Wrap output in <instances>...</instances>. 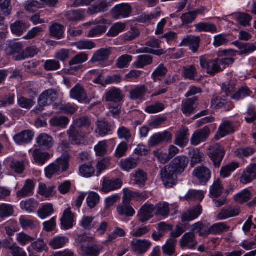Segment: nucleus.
<instances>
[{
  "mask_svg": "<svg viewBox=\"0 0 256 256\" xmlns=\"http://www.w3.org/2000/svg\"><path fill=\"white\" fill-rule=\"evenodd\" d=\"M188 162V158L186 156H178L161 170V178L166 187L171 188L176 184L178 175L184 171Z\"/></svg>",
  "mask_w": 256,
  "mask_h": 256,
  "instance_id": "obj_1",
  "label": "nucleus"
},
{
  "mask_svg": "<svg viewBox=\"0 0 256 256\" xmlns=\"http://www.w3.org/2000/svg\"><path fill=\"white\" fill-rule=\"evenodd\" d=\"M93 236L86 234L78 236L75 241L77 244H80V254L82 256H98L104 250V247L94 242Z\"/></svg>",
  "mask_w": 256,
  "mask_h": 256,
  "instance_id": "obj_2",
  "label": "nucleus"
},
{
  "mask_svg": "<svg viewBox=\"0 0 256 256\" xmlns=\"http://www.w3.org/2000/svg\"><path fill=\"white\" fill-rule=\"evenodd\" d=\"M92 130V128H88V132H85V130H76L74 126H71L67 132L69 140L72 144L86 146L89 142L88 134Z\"/></svg>",
  "mask_w": 256,
  "mask_h": 256,
  "instance_id": "obj_3",
  "label": "nucleus"
},
{
  "mask_svg": "<svg viewBox=\"0 0 256 256\" xmlns=\"http://www.w3.org/2000/svg\"><path fill=\"white\" fill-rule=\"evenodd\" d=\"M57 92L53 89L44 90L39 96L38 104L39 107L36 108L33 111L36 114H39L43 110L42 107L49 106L52 104L58 98Z\"/></svg>",
  "mask_w": 256,
  "mask_h": 256,
  "instance_id": "obj_4",
  "label": "nucleus"
},
{
  "mask_svg": "<svg viewBox=\"0 0 256 256\" xmlns=\"http://www.w3.org/2000/svg\"><path fill=\"white\" fill-rule=\"evenodd\" d=\"M226 94L230 97L232 100H239L248 96L251 94V91L247 86H242L238 90L234 84L230 83L224 88Z\"/></svg>",
  "mask_w": 256,
  "mask_h": 256,
  "instance_id": "obj_5",
  "label": "nucleus"
},
{
  "mask_svg": "<svg viewBox=\"0 0 256 256\" xmlns=\"http://www.w3.org/2000/svg\"><path fill=\"white\" fill-rule=\"evenodd\" d=\"M108 24V20L102 18H100L94 20L84 24V26L97 25L96 26L92 28L87 34L88 38H95L100 36L104 34L107 30V26H106Z\"/></svg>",
  "mask_w": 256,
  "mask_h": 256,
  "instance_id": "obj_6",
  "label": "nucleus"
},
{
  "mask_svg": "<svg viewBox=\"0 0 256 256\" xmlns=\"http://www.w3.org/2000/svg\"><path fill=\"white\" fill-rule=\"evenodd\" d=\"M200 64L201 68L212 76L223 70V68L220 65L218 58L209 60L205 56H202L200 58Z\"/></svg>",
  "mask_w": 256,
  "mask_h": 256,
  "instance_id": "obj_7",
  "label": "nucleus"
},
{
  "mask_svg": "<svg viewBox=\"0 0 256 256\" xmlns=\"http://www.w3.org/2000/svg\"><path fill=\"white\" fill-rule=\"evenodd\" d=\"M111 12L112 18L116 20L126 18L131 15L132 8L129 4L122 3L115 6Z\"/></svg>",
  "mask_w": 256,
  "mask_h": 256,
  "instance_id": "obj_8",
  "label": "nucleus"
},
{
  "mask_svg": "<svg viewBox=\"0 0 256 256\" xmlns=\"http://www.w3.org/2000/svg\"><path fill=\"white\" fill-rule=\"evenodd\" d=\"M238 54V52L233 50H224L218 52V56H226L224 58H218L220 65L223 70L226 68L228 67L234 62L235 59L234 57L236 56Z\"/></svg>",
  "mask_w": 256,
  "mask_h": 256,
  "instance_id": "obj_9",
  "label": "nucleus"
},
{
  "mask_svg": "<svg viewBox=\"0 0 256 256\" xmlns=\"http://www.w3.org/2000/svg\"><path fill=\"white\" fill-rule=\"evenodd\" d=\"M228 96L226 95L223 96H214L212 99L211 107L215 110L223 108L226 111L230 110L234 108V105L228 100Z\"/></svg>",
  "mask_w": 256,
  "mask_h": 256,
  "instance_id": "obj_10",
  "label": "nucleus"
},
{
  "mask_svg": "<svg viewBox=\"0 0 256 256\" xmlns=\"http://www.w3.org/2000/svg\"><path fill=\"white\" fill-rule=\"evenodd\" d=\"M226 154L224 148L218 144H214L210 148L209 156L216 167H220Z\"/></svg>",
  "mask_w": 256,
  "mask_h": 256,
  "instance_id": "obj_11",
  "label": "nucleus"
},
{
  "mask_svg": "<svg viewBox=\"0 0 256 256\" xmlns=\"http://www.w3.org/2000/svg\"><path fill=\"white\" fill-rule=\"evenodd\" d=\"M210 133V131L208 126H205L202 128L195 131L190 139L192 145L196 146L204 142L208 138Z\"/></svg>",
  "mask_w": 256,
  "mask_h": 256,
  "instance_id": "obj_12",
  "label": "nucleus"
},
{
  "mask_svg": "<svg viewBox=\"0 0 256 256\" xmlns=\"http://www.w3.org/2000/svg\"><path fill=\"white\" fill-rule=\"evenodd\" d=\"M75 215L72 212L70 208H66L60 220L62 230L71 229L75 224Z\"/></svg>",
  "mask_w": 256,
  "mask_h": 256,
  "instance_id": "obj_13",
  "label": "nucleus"
},
{
  "mask_svg": "<svg viewBox=\"0 0 256 256\" xmlns=\"http://www.w3.org/2000/svg\"><path fill=\"white\" fill-rule=\"evenodd\" d=\"M192 174L202 184H206L211 178V172L210 170L206 167L204 166L196 168L194 170Z\"/></svg>",
  "mask_w": 256,
  "mask_h": 256,
  "instance_id": "obj_14",
  "label": "nucleus"
},
{
  "mask_svg": "<svg viewBox=\"0 0 256 256\" xmlns=\"http://www.w3.org/2000/svg\"><path fill=\"white\" fill-rule=\"evenodd\" d=\"M6 52L12 56L16 60H24L23 45L20 42H14L10 44L6 48Z\"/></svg>",
  "mask_w": 256,
  "mask_h": 256,
  "instance_id": "obj_15",
  "label": "nucleus"
},
{
  "mask_svg": "<svg viewBox=\"0 0 256 256\" xmlns=\"http://www.w3.org/2000/svg\"><path fill=\"white\" fill-rule=\"evenodd\" d=\"M124 196L122 198L124 201H127L130 203L131 200L136 202L144 201L148 198V196L146 192H138L130 190L128 188L123 189Z\"/></svg>",
  "mask_w": 256,
  "mask_h": 256,
  "instance_id": "obj_16",
  "label": "nucleus"
},
{
  "mask_svg": "<svg viewBox=\"0 0 256 256\" xmlns=\"http://www.w3.org/2000/svg\"><path fill=\"white\" fill-rule=\"evenodd\" d=\"M189 136L188 128L182 126L176 134L174 144L180 148L186 146L189 141Z\"/></svg>",
  "mask_w": 256,
  "mask_h": 256,
  "instance_id": "obj_17",
  "label": "nucleus"
},
{
  "mask_svg": "<svg viewBox=\"0 0 256 256\" xmlns=\"http://www.w3.org/2000/svg\"><path fill=\"white\" fill-rule=\"evenodd\" d=\"M256 178V164H250L244 170L240 178V183L246 184Z\"/></svg>",
  "mask_w": 256,
  "mask_h": 256,
  "instance_id": "obj_18",
  "label": "nucleus"
},
{
  "mask_svg": "<svg viewBox=\"0 0 256 256\" xmlns=\"http://www.w3.org/2000/svg\"><path fill=\"white\" fill-rule=\"evenodd\" d=\"M151 245V242L146 240H134L130 244L132 250L140 254L146 252L150 248Z\"/></svg>",
  "mask_w": 256,
  "mask_h": 256,
  "instance_id": "obj_19",
  "label": "nucleus"
},
{
  "mask_svg": "<svg viewBox=\"0 0 256 256\" xmlns=\"http://www.w3.org/2000/svg\"><path fill=\"white\" fill-rule=\"evenodd\" d=\"M234 132L233 123L229 120H224L220 124L214 138L216 140H219Z\"/></svg>",
  "mask_w": 256,
  "mask_h": 256,
  "instance_id": "obj_20",
  "label": "nucleus"
},
{
  "mask_svg": "<svg viewBox=\"0 0 256 256\" xmlns=\"http://www.w3.org/2000/svg\"><path fill=\"white\" fill-rule=\"evenodd\" d=\"M154 206L152 204H144L138 212V216L140 222H144L152 218L154 214Z\"/></svg>",
  "mask_w": 256,
  "mask_h": 256,
  "instance_id": "obj_21",
  "label": "nucleus"
},
{
  "mask_svg": "<svg viewBox=\"0 0 256 256\" xmlns=\"http://www.w3.org/2000/svg\"><path fill=\"white\" fill-rule=\"evenodd\" d=\"M34 181L31 179L27 180L22 189L16 192V196L20 198L32 196L34 194Z\"/></svg>",
  "mask_w": 256,
  "mask_h": 256,
  "instance_id": "obj_22",
  "label": "nucleus"
},
{
  "mask_svg": "<svg viewBox=\"0 0 256 256\" xmlns=\"http://www.w3.org/2000/svg\"><path fill=\"white\" fill-rule=\"evenodd\" d=\"M70 97L79 102H86L88 100L86 92L80 84H77L70 91Z\"/></svg>",
  "mask_w": 256,
  "mask_h": 256,
  "instance_id": "obj_23",
  "label": "nucleus"
},
{
  "mask_svg": "<svg viewBox=\"0 0 256 256\" xmlns=\"http://www.w3.org/2000/svg\"><path fill=\"white\" fill-rule=\"evenodd\" d=\"M146 46L148 47L140 48L138 52L139 53H150L158 56H160L164 54L163 50H155L159 48V42L156 39H152L146 43Z\"/></svg>",
  "mask_w": 256,
  "mask_h": 256,
  "instance_id": "obj_24",
  "label": "nucleus"
},
{
  "mask_svg": "<svg viewBox=\"0 0 256 256\" xmlns=\"http://www.w3.org/2000/svg\"><path fill=\"white\" fill-rule=\"evenodd\" d=\"M124 97L123 92L120 88L112 87L106 92L104 99L106 102L118 103L122 100Z\"/></svg>",
  "mask_w": 256,
  "mask_h": 256,
  "instance_id": "obj_25",
  "label": "nucleus"
},
{
  "mask_svg": "<svg viewBox=\"0 0 256 256\" xmlns=\"http://www.w3.org/2000/svg\"><path fill=\"white\" fill-rule=\"evenodd\" d=\"M122 186V182L120 180H110L106 178H104L102 190L105 193H108L119 189Z\"/></svg>",
  "mask_w": 256,
  "mask_h": 256,
  "instance_id": "obj_26",
  "label": "nucleus"
},
{
  "mask_svg": "<svg viewBox=\"0 0 256 256\" xmlns=\"http://www.w3.org/2000/svg\"><path fill=\"white\" fill-rule=\"evenodd\" d=\"M200 42L199 36L190 35L183 39L180 46H188L193 52H196L200 47Z\"/></svg>",
  "mask_w": 256,
  "mask_h": 256,
  "instance_id": "obj_27",
  "label": "nucleus"
},
{
  "mask_svg": "<svg viewBox=\"0 0 256 256\" xmlns=\"http://www.w3.org/2000/svg\"><path fill=\"white\" fill-rule=\"evenodd\" d=\"M52 156V154L42 152L40 149L35 150L32 154V157L34 162L40 166L44 165Z\"/></svg>",
  "mask_w": 256,
  "mask_h": 256,
  "instance_id": "obj_28",
  "label": "nucleus"
},
{
  "mask_svg": "<svg viewBox=\"0 0 256 256\" xmlns=\"http://www.w3.org/2000/svg\"><path fill=\"white\" fill-rule=\"evenodd\" d=\"M34 134L32 130H25L16 134L14 136V140L18 144H28L31 142Z\"/></svg>",
  "mask_w": 256,
  "mask_h": 256,
  "instance_id": "obj_29",
  "label": "nucleus"
},
{
  "mask_svg": "<svg viewBox=\"0 0 256 256\" xmlns=\"http://www.w3.org/2000/svg\"><path fill=\"white\" fill-rule=\"evenodd\" d=\"M147 91L144 84L134 86L130 91V98L132 100L144 99Z\"/></svg>",
  "mask_w": 256,
  "mask_h": 256,
  "instance_id": "obj_30",
  "label": "nucleus"
},
{
  "mask_svg": "<svg viewBox=\"0 0 256 256\" xmlns=\"http://www.w3.org/2000/svg\"><path fill=\"white\" fill-rule=\"evenodd\" d=\"M36 142L39 146L46 150L52 148L54 144L53 138L45 133L40 134L37 137Z\"/></svg>",
  "mask_w": 256,
  "mask_h": 256,
  "instance_id": "obj_31",
  "label": "nucleus"
},
{
  "mask_svg": "<svg viewBox=\"0 0 256 256\" xmlns=\"http://www.w3.org/2000/svg\"><path fill=\"white\" fill-rule=\"evenodd\" d=\"M96 169L92 162H88L80 165L78 174L86 178H90L94 176Z\"/></svg>",
  "mask_w": 256,
  "mask_h": 256,
  "instance_id": "obj_32",
  "label": "nucleus"
},
{
  "mask_svg": "<svg viewBox=\"0 0 256 256\" xmlns=\"http://www.w3.org/2000/svg\"><path fill=\"white\" fill-rule=\"evenodd\" d=\"M111 54L110 48H102L96 50L90 60L92 62H102L107 60Z\"/></svg>",
  "mask_w": 256,
  "mask_h": 256,
  "instance_id": "obj_33",
  "label": "nucleus"
},
{
  "mask_svg": "<svg viewBox=\"0 0 256 256\" xmlns=\"http://www.w3.org/2000/svg\"><path fill=\"white\" fill-rule=\"evenodd\" d=\"M116 210L119 215L128 217L132 216L136 213L130 203L127 201H124L123 198L122 202L117 206Z\"/></svg>",
  "mask_w": 256,
  "mask_h": 256,
  "instance_id": "obj_34",
  "label": "nucleus"
},
{
  "mask_svg": "<svg viewBox=\"0 0 256 256\" xmlns=\"http://www.w3.org/2000/svg\"><path fill=\"white\" fill-rule=\"evenodd\" d=\"M202 212V206H200L184 212L181 216L182 221V222L192 221L198 218Z\"/></svg>",
  "mask_w": 256,
  "mask_h": 256,
  "instance_id": "obj_35",
  "label": "nucleus"
},
{
  "mask_svg": "<svg viewBox=\"0 0 256 256\" xmlns=\"http://www.w3.org/2000/svg\"><path fill=\"white\" fill-rule=\"evenodd\" d=\"M154 215L162 218L168 216L170 212V204L166 202H160L154 206Z\"/></svg>",
  "mask_w": 256,
  "mask_h": 256,
  "instance_id": "obj_36",
  "label": "nucleus"
},
{
  "mask_svg": "<svg viewBox=\"0 0 256 256\" xmlns=\"http://www.w3.org/2000/svg\"><path fill=\"white\" fill-rule=\"evenodd\" d=\"M180 245L182 247H186L189 249H194L198 244L195 238V235L192 232L186 233L180 240Z\"/></svg>",
  "mask_w": 256,
  "mask_h": 256,
  "instance_id": "obj_37",
  "label": "nucleus"
},
{
  "mask_svg": "<svg viewBox=\"0 0 256 256\" xmlns=\"http://www.w3.org/2000/svg\"><path fill=\"white\" fill-rule=\"evenodd\" d=\"M20 224L24 230H34L39 225V222L36 218L26 216H20Z\"/></svg>",
  "mask_w": 256,
  "mask_h": 256,
  "instance_id": "obj_38",
  "label": "nucleus"
},
{
  "mask_svg": "<svg viewBox=\"0 0 256 256\" xmlns=\"http://www.w3.org/2000/svg\"><path fill=\"white\" fill-rule=\"evenodd\" d=\"M30 26V24L25 22L18 20L10 25V30L13 34L20 36Z\"/></svg>",
  "mask_w": 256,
  "mask_h": 256,
  "instance_id": "obj_39",
  "label": "nucleus"
},
{
  "mask_svg": "<svg viewBox=\"0 0 256 256\" xmlns=\"http://www.w3.org/2000/svg\"><path fill=\"white\" fill-rule=\"evenodd\" d=\"M32 249L38 252H48V247L44 240L38 239L36 241H33L30 246L27 248V250L30 252Z\"/></svg>",
  "mask_w": 256,
  "mask_h": 256,
  "instance_id": "obj_40",
  "label": "nucleus"
},
{
  "mask_svg": "<svg viewBox=\"0 0 256 256\" xmlns=\"http://www.w3.org/2000/svg\"><path fill=\"white\" fill-rule=\"evenodd\" d=\"M196 32H210L212 34L218 32V28L214 24L200 22L194 25Z\"/></svg>",
  "mask_w": 256,
  "mask_h": 256,
  "instance_id": "obj_41",
  "label": "nucleus"
},
{
  "mask_svg": "<svg viewBox=\"0 0 256 256\" xmlns=\"http://www.w3.org/2000/svg\"><path fill=\"white\" fill-rule=\"evenodd\" d=\"M69 242V239L64 236H58L54 237L49 242V246L53 250L62 248Z\"/></svg>",
  "mask_w": 256,
  "mask_h": 256,
  "instance_id": "obj_42",
  "label": "nucleus"
},
{
  "mask_svg": "<svg viewBox=\"0 0 256 256\" xmlns=\"http://www.w3.org/2000/svg\"><path fill=\"white\" fill-rule=\"evenodd\" d=\"M191 230L194 234H198L200 236H206L210 234V227L202 222H198L192 224Z\"/></svg>",
  "mask_w": 256,
  "mask_h": 256,
  "instance_id": "obj_43",
  "label": "nucleus"
},
{
  "mask_svg": "<svg viewBox=\"0 0 256 256\" xmlns=\"http://www.w3.org/2000/svg\"><path fill=\"white\" fill-rule=\"evenodd\" d=\"M138 164V160L132 157L122 159L120 162V167L122 170L130 172L135 168Z\"/></svg>",
  "mask_w": 256,
  "mask_h": 256,
  "instance_id": "obj_44",
  "label": "nucleus"
},
{
  "mask_svg": "<svg viewBox=\"0 0 256 256\" xmlns=\"http://www.w3.org/2000/svg\"><path fill=\"white\" fill-rule=\"evenodd\" d=\"M70 159L69 154H64L55 160L54 163L58 166L62 172H66L69 169Z\"/></svg>",
  "mask_w": 256,
  "mask_h": 256,
  "instance_id": "obj_45",
  "label": "nucleus"
},
{
  "mask_svg": "<svg viewBox=\"0 0 256 256\" xmlns=\"http://www.w3.org/2000/svg\"><path fill=\"white\" fill-rule=\"evenodd\" d=\"M170 138L171 134L170 132H165L162 134H155L150 138L149 144L151 146H154Z\"/></svg>",
  "mask_w": 256,
  "mask_h": 256,
  "instance_id": "obj_46",
  "label": "nucleus"
},
{
  "mask_svg": "<svg viewBox=\"0 0 256 256\" xmlns=\"http://www.w3.org/2000/svg\"><path fill=\"white\" fill-rule=\"evenodd\" d=\"M240 167V164L236 162L228 163L221 168L220 176L224 178L229 177L231 174Z\"/></svg>",
  "mask_w": 256,
  "mask_h": 256,
  "instance_id": "obj_47",
  "label": "nucleus"
},
{
  "mask_svg": "<svg viewBox=\"0 0 256 256\" xmlns=\"http://www.w3.org/2000/svg\"><path fill=\"white\" fill-rule=\"evenodd\" d=\"M38 192L45 198H50L54 196L56 192L54 186H48L45 184L40 183L38 185Z\"/></svg>",
  "mask_w": 256,
  "mask_h": 256,
  "instance_id": "obj_48",
  "label": "nucleus"
},
{
  "mask_svg": "<svg viewBox=\"0 0 256 256\" xmlns=\"http://www.w3.org/2000/svg\"><path fill=\"white\" fill-rule=\"evenodd\" d=\"M240 210L238 208H230L222 210L218 215V218L220 220H226L230 218L238 216Z\"/></svg>",
  "mask_w": 256,
  "mask_h": 256,
  "instance_id": "obj_49",
  "label": "nucleus"
},
{
  "mask_svg": "<svg viewBox=\"0 0 256 256\" xmlns=\"http://www.w3.org/2000/svg\"><path fill=\"white\" fill-rule=\"evenodd\" d=\"M20 206L22 209L28 213H32L37 209L39 206V203L34 198H29L22 201Z\"/></svg>",
  "mask_w": 256,
  "mask_h": 256,
  "instance_id": "obj_50",
  "label": "nucleus"
},
{
  "mask_svg": "<svg viewBox=\"0 0 256 256\" xmlns=\"http://www.w3.org/2000/svg\"><path fill=\"white\" fill-rule=\"evenodd\" d=\"M196 97L187 99L182 102V111L186 116H190L194 112V104L196 101Z\"/></svg>",
  "mask_w": 256,
  "mask_h": 256,
  "instance_id": "obj_51",
  "label": "nucleus"
},
{
  "mask_svg": "<svg viewBox=\"0 0 256 256\" xmlns=\"http://www.w3.org/2000/svg\"><path fill=\"white\" fill-rule=\"evenodd\" d=\"M152 58L148 55H140L137 56L136 60L133 63V66L137 68H142L145 66L152 64Z\"/></svg>",
  "mask_w": 256,
  "mask_h": 256,
  "instance_id": "obj_52",
  "label": "nucleus"
},
{
  "mask_svg": "<svg viewBox=\"0 0 256 256\" xmlns=\"http://www.w3.org/2000/svg\"><path fill=\"white\" fill-rule=\"evenodd\" d=\"M156 12L153 13L142 14L137 18V21L141 23H150L153 20L158 18L160 16V8H156Z\"/></svg>",
  "mask_w": 256,
  "mask_h": 256,
  "instance_id": "obj_53",
  "label": "nucleus"
},
{
  "mask_svg": "<svg viewBox=\"0 0 256 256\" xmlns=\"http://www.w3.org/2000/svg\"><path fill=\"white\" fill-rule=\"evenodd\" d=\"M54 212V208L52 204L46 203L43 204L38 210V216L40 218L44 220L52 216Z\"/></svg>",
  "mask_w": 256,
  "mask_h": 256,
  "instance_id": "obj_54",
  "label": "nucleus"
},
{
  "mask_svg": "<svg viewBox=\"0 0 256 256\" xmlns=\"http://www.w3.org/2000/svg\"><path fill=\"white\" fill-rule=\"evenodd\" d=\"M200 12V10H198L182 14L180 16L182 26H188V24L192 23L196 18L198 14Z\"/></svg>",
  "mask_w": 256,
  "mask_h": 256,
  "instance_id": "obj_55",
  "label": "nucleus"
},
{
  "mask_svg": "<svg viewBox=\"0 0 256 256\" xmlns=\"http://www.w3.org/2000/svg\"><path fill=\"white\" fill-rule=\"evenodd\" d=\"M85 11L80 9L70 10L66 14V18L69 21L76 22L82 20L84 18Z\"/></svg>",
  "mask_w": 256,
  "mask_h": 256,
  "instance_id": "obj_56",
  "label": "nucleus"
},
{
  "mask_svg": "<svg viewBox=\"0 0 256 256\" xmlns=\"http://www.w3.org/2000/svg\"><path fill=\"white\" fill-rule=\"evenodd\" d=\"M4 246L11 250L12 256H27L26 252L16 244H11L6 240L4 241Z\"/></svg>",
  "mask_w": 256,
  "mask_h": 256,
  "instance_id": "obj_57",
  "label": "nucleus"
},
{
  "mask_svg": "<svg viewBox=\"0 0 256 256\" xmlns=\"http://www.w3.org/2000/svg\"><path fill=\"white\" fill-rule=\"evenodd\" d=\"M72 46H76L79 50H90L96 47V43L92 40H80L72 44Z\"/></svg>",
  "mask_w": 256,
  "mask_h": 256,
  "instance_id": "obj_58",
  "label": "nucleus"
},
{
  "mask_svg": "<svg viewBox=\"0 0 256 256\" xmlns=\"http://www.w3.org/2000/svg\"><path fill=\"white\" fill-rule=\"evenodd\" d=\"M69 122V119L67 117L64 116H54L50 120V126L62 128H66Z\"/></svg>",
  "mask_w": 256,
  "mask_h": 256,
  "instance_id": "obj_59",
  "label": "nucleus"
},
{
  "mask_svg": "<svg viewBox=\"0 0 256 256\" xmlns=\"http://www.w3.org/2000/svg\"><path fill=\"white\" fill-rule=\"evenodd\" d=\"M230 226L226 222H218L210 227V234H220L229 230Z\"/></svg>",
  "mask_w": 256,
  "mask_h": 256,
  "instance_id": "obj_60",
  "label": "nucleus"
},
{
  "mask_svg": "<svg viewBox=\"0 0 256 256\" xmlns=\"http://www.w3.org/2000/svg\"><path fill=\"white\" fill-rule=\"evenodd\" d=\"M62 173L58 166L54 162L50 164L44 168V174L46 178L51 179L53 176L60 175Z\"/></svg>",
  "mask_w": 256,
  "mask_h": 256,
  "instance_id": "obj_61",
  "label": "nucleus"
},
{
  "mask_svg": "<svg viewBox=\"0 0 256 256\" xmlns=\"http://www.w3.org/2000/svg\"><path fill=\"white\" fill-rule=\"evenodd\" d=\"M97 128L96 132L101 136L108 134L111 131V125L104 121H98L96 124Z\"/></svg>",
  "mask_w": 256,
  "mask_h": 256,
  "instance_id": "obj_62",
  "label": "nucleus"
},
{
  "mask_svg": "<svg viewBox=\"0 0 256 256\" xmlns=\"http://www.w3.org/2000/svg\"><path fill=\"white\" fill-rule=\"evenodd\" d=\"M126 27V24L122 22L114 24L109 30L106 34L108 36L115 37L120 33L123 32Z\"/></svg>",
  "mask_w": 256,
  "mask_h": 256,
  "instance_id": "obj_63",
  "label": "nucleus"
},
{
  "mask_svg": "<svg viewBox=\"0 0 256 256\" xmlns=\"http://www.w3.org/2000/svg\"><path fill=\"white\" fill-rule=\"evenodd\" d=\"M50 35L58 39L64 37V27L60 24L54 23L52 25L50 28Z\"/></svg>",
  "mask_w": 256,
  "mask_h": 256,
  "instance_id": "obj_64",
  "label": "nucleus"
}]
</instances>
